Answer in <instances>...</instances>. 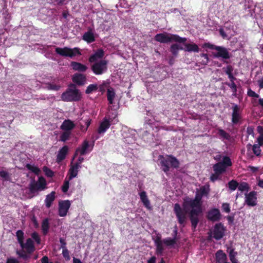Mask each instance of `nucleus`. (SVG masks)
I'll use <instances>...</instances> for the list:
<instances>
[{"label": "nucleus", "instance_id": "1", "mask_svg": "<svg viewBox=\"0 0 263 263\" xmlns=\"http://www.w3.org/2000/svg\"><path fill=\"white\" fill-rule=\"evenodd\" d=\"M202 195L197 192L194 199L185 200L182 209L178 203L174 204V211L176 214L178 222L182 224L186 219V214L189 208H192L189 212V218L192 224V228L194 231L199 221V216L202 212L201 208Z\"/></svg>", "mask_w": 263, "mask_h": 263}, {"label": "nucleus", "instance_id": "2", "mask_svg": "<svg viewBox=\"0 0 263 263\" xmlns=\"http://www.w3.org/2000/svg\"><path fill=\"white\" fill-rule=\"evenodd\" d=\"M16 236L17 241L22 249V250L17 251L16 254L20 257L27 260L29 258V254H32L35 250L34 242L31 238H29L24 243V233L22 230H17L16 232Z\"/></svg>", "mask_w": 263, "mask_h": 263}, {"label": "nucleus", "instance_id": "3", "mask_svg": "<svg viewBox=\"0 0 263 263\" xmlns=\"http://www.w3.org/2000/svg\"><path fill=\"white\" fill-rule=\"evenodd\" d=\"M61 98L64 102H78L81 100L82 95L74 84H70L66 90L62 93Z\"/></svg>", "mask_w": 263, "mask_h": 263}, {"label": "nucleus", "instance_id": "4", "mask_svg": "<svg viewBox=\"0 0 263 263\" xmlns=\"http://www.w3.org/2000/svg\"><path fill=\"white\" fill-rule=\"evenodd\" d=\"M159 157L162 170L166 174L170 171L171 167L177 168L179 166V160L172 155H166L165 156L160 155Z\"/></svg>", "mask_w": 263, "mask_h": 263}, {"label": "nucleus", "instance_id": "5", "mask_svg": "<svg viewBox=\"0 0 263 263\" xmlns=\"http://www.w3.org/2000/svg\"><path fill=\"white\" fill-rule=\"evenodd\" d=\"M155 40L161 43H167L172 41H174L179 43H184L187 40L186 38L181 37L178 34H168L166 33L157 34L155 36Z\"/></svg>", "mask_w": 263, "mask_h": 263}, {"label": "nucleus", "instance_id": "6", "mask_svg": "<svg viewBox=\"0 0 263 263\" xmlns=\"http://www.w3.org/2000/svg\"><path fill=\"white\" fill-rule=\"evenodd\" d=\"M47 182L45 179L42 177H39L38 180H31L29 184V190L30 194H33V196L35 193L39 191L44 190L46 189Z\"/></svg>", "mask_w": 263, "mask_h": 263}, {"label": "nucleus", "instance_id": "7", "mask_svg": "<svg viewBox=\"0 0 263 263\" xmlns=\"http://www.w3.org/2000/svg\"><path fill=\"white\" fill-rule=\"evenodd\" d=\"M55 52L60 55L64 57H69L72 58L77 55H81V52L80 49L78 47L70 48L68 47L64 48L56 47Z\"/></svg>", "mask_w": 263, "mask_h": 263}, {"label": "nucleus", "instance_id": "8", "mask_svg": "<svg viewBox=\"0 0 263 263\" xmlns=\"http://www.w3.org/2000/svg\"><path fill=\"white\" fill-rule=\"evenodd\" d=\"M232 112V119L231 122L233 125H237L241 123L242 120V109L239 105L233 104L231 107Z\"/></svg>", "mask_w": 263, "mask_h": 263}, {"label": "nucleus", "instance_id": "9", "mask_svg": "<svg viewBox=\"0 0 263 263\" xmlns=\"http://www.w3.org/2000/svg\"><path fill=\"white\" fill-rule=\"evenodd\" d=\"M107 61L105 60L96 62L91 66V70L96 75L102 74L107 70Z\"/></svg>", "mask_w": 263, "mask_h": 263}, {"label": "nucleus", "instance_id": "10", "mask_svg": "<svg viewBox=\"0 0 263 263\" xmlns=\"http://www.w3.org/2000/svg\"><path fill=\"white\" fill-rule=\"evenodd\" d=\"M216 52H213V55L214 57L216 58H221L223 60H228L231 58V54L228 50L223 46H217L215 48Z\"/></svg>", "mask_w": 263, "mask_h": 263}, {"label": "nucleus", "instance_id": "11", "mask_svg": "<svg viewBox=\"0 0 263 263\" xmlns=\"http://www.w3.org/2000/svg\"><path fill=\"white\" fill-rule=\"evenodd\" d=\"M225 228L222 223L215 224L214 227L213 237L217 240L221 239L224 235Z\"/></svg>", "mask_w": 263, "mask_h": 263}, {"label": "nucleus", "instance_id": "12", "mask_svg": "<svg viewBox=\"0 0 263 263\" xmlns=\"http://www.w3.org/2000/svg\"><path fill=\"white\" fill-rule=\"evenodd\" d=\"M71 202L68 200H65L59 202V215L61 217L66 216L70 207Z\"/></svg>", "mask_w": 263, "mask_h": 263}, {"label": "nucleus", "instance_id": "13", "mask_svg": "<svg viewBox=\"0 0 263 263\" xmlns=\"http://www.w3.org/2000/svg\"><path fill=\"white\" fill-rule=\"evenodd\" d=\"M245 203L248 206H254L257 204V192L251 191L245 194Z\"/></svg>", "mask_w": 263, "mask_h": 263}, {"label": "nucleus", "instance_id": "14", "mask_svg": "<svg viewBox=\"0 0 263 263\" xmlns=\"http://www.w3.org/2000/svg\"><path fill=\"white\" fill-rule=\"evenodd\" d=\"M221 213L217 208H212L207 213L206 218L211 221L215 222L219 221L221 218Z\"/></svg>", "mask_w": 263, "mask_h": 263}, {"label": "nucleus", "instance_id": "15", "mask_svg": "<svg viewBox=\"0 0 263 263\" xmlns=\"http://www.w3.org/2000/svg\"><path fill=\"white\" fill-rule=\"evenodd\" d=\"M111 121L106 117L103 118L102 121L100 123L99 126L97 129V133L99 134L103 135L111 125Z\"/></svg>", "mask_w": 263, "mask_h": 263}, {"label": "nucleus", "instance_id": "16", "mask_svg": "<svg viewBox=\"0 0 263 263\" xmlns=\"http://www.w3.org/2000/svg\"><path fill=\"white\" fill-rule=\"evenodd\" d=\"M86 77L81 73H76L72 77V82L78 86H83L86 82Z\"/></svg>", "mask_w": 263, "mask_h": 263}, {"label": "nucleus", "instance_id": "17", "mask_svg": "<svg viewBox=\"0 0 263 263\" xmlns=\"http://www.w3.org/2000/svg\"><path fill=\"white\" fill-rule=\"evenodd\" d=\"M89 147L88 141L85 140L83 141L81 146L78 147L75 152L73 158L76 157L79 154L81 156H83L87 153V150Z\"/></svg>", "mask_w": 263, "mask_h": 263}, {"label": "nucleus", "instance_id": "18", "mask_svg": "<svg viewBox=\"0 0 263 263\" xmlns=\"http://www.w3.org/2000/svg\"><path fill=\"white\" fill-rule=\"evenodd\" d=\"M155 246L156 247V253L159 256H162L164 250L163 246V242L160 236H157L154 240Z\"/></svg>", "mask_w": 263, "mask_h": 263}, {"label": "nucleus", "instance_id": "19", "mask_svg": "<svg viewBox=\"0 0 263 263\" xmlns=\"http://www.w3.org/2000/svg\"><path fill=\"white\" fill-rule=\"evenodd\" d=\"M68 152V147L67 145L63 146L58 152L57 156V162L59 163L64 160Z\"/></svg>", "mask_w": 263, "mask_h": 263}, {"label": "nucleus", "instance_id": "20", "mask_svg": "<svg viewBox=\"0 0 263 263\" xmlns=\"http://www.w3.org/2000/svg\"><path fill=\"white\" fill-rule=\"evenodd\" d=\"M70 66L72 69L79 72H85L88 69V67L81 63L72 61L70 63Z\"/></svg>", "mask_w": 263, "mask_h": 263}, {"label": "nucleus", "instance_id": "21", "mask_svg": "<svg viewBox=\"0 0 263 263\" xmlns=\"http://www.w3.org/2000/svg\"><path fill=\"white\" fill-rule=\"evenodd\" d=\"M104 55V52L103 49H98L94 54L90 56L89 61L90 63L96 62L98 59L102 58Z\"/></svg>", "mask_w": 263, "mask_h": 263}, {"label": "nucleus", "instance_id": "22", "mask_svg": "<svg viewBox=\"0 0 263 263\" xmlns=\"http://www.w3.org/2000/svg\"><path fill=\"white\" fill-rule=\"evenodd\" d=\"M81 167V165L76 163H74L70 167L69 170V180H71L72 178L76 177L77 176L78 170Z\"/></svg>", "mask_w": 263, "mask_h": 263}, {"label": "nucleus", "instance_id": "23", "mask_svg": "<svg viewBox=\"0 0 263 263\" xmlns=\"http://www.w3.org/2000/svg\"><path fill=\"white\" fill-rule=\"evenodd\" d=\"M75 127V125L72 121L68 119L65 120L61 126V128L67 132H69Z\"/></svg>", "mask_w": 263, "mask_h": 263}, {"label": "nucleus", "instance_id": "24", "mask_svg": "<svg viewBox=\"0 0 263 263\" xmlns=\"http://www.w3.org/2000/svg\"><path fill=\"white\" fill-rule=\"evenodd\" d=\"M55 192L54 191L51 192L50 194H48L45 200V205L47 208L51 207L53 201L55 198Z\"/></svg>", "mask_w": 263, "mask_h": 263}, {"label": "nucleus", "instance_id": "25", "mask_svg": "<svg viewBox=\"0 0 263 263\" xmlns=\"http://www.w3.org/2000/svg\"><path fill=\"white\" fill-rule=\"evenodd\" d=\"M141 201L143 203L145 207L147 209H150V201L147 197L145 191H142L139 193Z\"/></svg>", "mask_w": 263, "mask_h": 263}, {"label": "nucleus", "instance_id": "26", "mask_svg": "<svg viewBox=\"0 0 263 263\" xmlns=\"http://www.w3.org/2000/svg\"><path fill=\"white\" fill-rule=\"evenodd\" d=\"M107 98L109 104H113L114 100L116 96V93L112 87H109L107 90Z\"/></svg>", "mask_w": 263, "mask_h": 263}, {"label": "nucleus", "instance_id": "27", "mask_svg": "<svg viewBox=\"0 0 263 263\" xmlns=\"http://www.w3.org/2000/svg\"><path fill=\"white\" fill-rule=\"evenodd\" d=\"M185 48L183 50L187 52H198L199 48L198 46L195 43L193 44H185L184 45Z\"/></svg>", "mask_w": 263, "mask_h": 263}, {"label": "nucleus", "instance_id": "28", "mask_svg": "<svg viewBox=\"0 0 263 263\" xmlns=\"http://www.w3.org/2000/svg\"><path fill=\"white\" fill-rule=\"evenodd\" d=\"M82 39L88 43H91L95 41L94 34L91 31L85 32L83 34Z\"/></svg>", "mask_w": 263, "mask_h": 263}, {"label": "nucleus", "instance_id": "29", "mask_svg": "<svg viewBox=\"0 0 263 263\" xmlns=\"http://www.w3.org/2000/svg\"><path fill=\"white\" fill-rule=\"evenodd\" d=\"M177 231H175L174 237L173 238L170 237H167L165 239H164L162 241L163 243H164L167 246H174L177 242Z\"/></svg>", "mask_w": 263, "mask_h": 263}, {"label": "nucleus", "instance_id": "30", "mask_svg": "<svg viewBox=\"0 0 263 263\" xmlns=\"http://www.w3.org/2000/svg\"><path fill=\"white\" fill-rule=\"evenodd\" d=\"M183 49V48L177 44H173L170 47V51L174 57H176L178 54L179 50Z\"/></svg>", "mask_w": 263, "mask_h": 263}, {"label": "nucleus", "instance_id": "31", "mask_svg": "<svg viewBox=\"0 0 263 263\" xmlns=\"http://www.w3.org/2000/svg\"><path fill=\"white\" fill-rule=\"evenodd\" d=\"M50 228V225L49 222V219L46 218L44 219L42 223V230L44 235H46Z\"/></svg>", "mask_w": 263, "mask_h": 263}, {"label": "nucleus", "instance_id": "32", "mask_svg": "<svg viewBox=\"0 0 263 263\" xmlns=\"http://www.w3.org/2000/svg\"><path fill=\"white\" fill-rule=\"evenodd\" d=\"M213 170L215 173H219L220 174L224 172L226 170V168L223 165L222 163L219 162L213 165Z\"/></svg>", "mask_w": 263, "mask_h": 263}, {"label": "nucleus", "instance_id": "33", "mask_svg": "<svg viewBox=\"0 0 263 263\" xmlns=\"http://www.w3.org/2000/svg\"><path fill=\"white\" fill-rule=\"evenodd\" d=\"M216 260L219 262L220 261H224L227 259L226 254L223 253L222 250H218L215 254Z\"/></svg>", "mask_w": 263, "mask_h": 263}, {"label": "nucleus", "instance_id": "34", "mask_svg": "<svg viewBox=\"0 0 263 263\" xmlns=\"http://www.w3.org/2000/svg\"><path fill=\"white\" fill-rule=\"evenodd\" d=\"M250 187L249 184L246 182H241L238 183V190L241 192H246V193L250 190Z\"/></svg>", "mask_w": 263, "mask_h": 263}, {"label": "nucleus", "instance_id": "35", "mask_svg": "<svg viewBox=\"0 0 263 263\" xmlns=\"http://www.w3.org/2000/svg\"><path fill=\"white\" fill-rule=\"evenodd\" d=\"M218 135L221 138H222L226 140H229L231 136L229 134L227 133L225 130L221 128H218Z\"/></svg>", "mask_w": 263, "mask_h": 263}, {"label": "nucleus", "instance_id": "36", "mask_svg": "<svg viewBox=\"0 0 263 263\" xmlns=\"http://www.w3.org/2000/svg\"><path fill=\"white\" fill-rule=\"evenodd\" d=\"M98 86L97 84H90L87 86V87L85 90V93L86 94H90L92 92L97 91L98 90Z\"/></svg>", "mask_w": 263, "mask_h": 263}, {"label": "nucleus", "instance_id": "37", "mask_svg": "<svg viewBox=\"0 0 263 263\" xmlns=\"http://www.w3.org/2000/svg\"><path fill=\"white\" fill-rule=\"evenodd\" d=\"M26 167L28 170L31 171L36 175H39L41 172V170L39 167L30 164H27Z\"/></svg>", "mask_w": 263, "mask_h": 263}, {"label": "nucleus", "instance_id": "38", "mask_svg": "<svg viewBox=\"0 0 263 263\" xmlns=\"http://www.w3.org/2000/svg\"><path fill=\"white\" fill-rule=\"evenodd\" d=\"M47 87L49 90L58 91L61 88V86L53 82H49L47 84Z\"/></svg>", "mask_w": 263, "mask_h": 263}, {"label": "nucleus", "instance_id": "39", "mask_svg": "<svg viewBox=\"0 0 263 263\" xmlns=\"http://www.w3.org/2000/svg\"><path fill=\"white\" fill-rule=\"evenodd\" d=\"M223 166L227 168L229 166H231L232 165V163L230 158L228 156H223L222 158V160L221 162Z\"/></svg>", "mask_w": 263, "mask_h": 263}, {"label": "nucleus", "instance_id": "40", "mask_svg": "<svg viewBox=\"0 0 263 263\" xmlns=\"http://www.w3.org/2000/svg\"><path fill=\"white\" fill-rule=\"evenodd\" d=\"M238 186V182L235 180H232L228 182V187L232 191H235Z\"/></svg>", "mask_w": 263, "mask_h": 263}, {"label": "nucleus", "instance_id": "41", "mask_svg": "<svg viewBox=\"0 0 263 263\" xmlns=\"http://www.w3.org/2000/svg\"><path fill=\"white\" fill-rule=\"evenodd\" d=\"M31 239H33L37 245L41 243V239L40 235L36 232H34L31 234Z\"/></svg>", "mask_w": 263, "mask_h": 263}, {"label": "nucleus", "instance_id": "42", "mask_svg": "<svg viewBox=\"0 0 263 263\" xmlns=\"http://www.w3.org/2000/svg\"><path fill=\"white\" fill-rule=\"evenodd\" d=\"M200 57L203 58L200 61V64L204 66L206 65L209 61V58L208 54L201 53Z\"/></svg>", "mask_w": 263, "mask_h": 263}, {"label": "nucleus", "instance_id": "43", "mask_svg": "<svg viewBox=\"0 0 263 263\" xmlns=\"http://www.w3.org/2000/svg\"><path fill=\"white\" fill-rule=\"evenodd\" d=\"M43 170L45 175L48 177H52L54 176V172L47 166H44Z\"/></svg>", "mask_w": 263, "mask_h": 263}, {"label": "nucleus", "instance_id": "44", "mask_svg": "<svg viewBox=\"0 0 263 263\" xmlns=\"http://www.w3.org/2000/svg\"><path fill=\"white\" fill-rule=\"evenodd\" d=\"M226 84L232 89L233 96L236 97L237 89L236 84L235 83V82L227 83Z\"/></svg>", "mask_w": 263, "mask_h": 263}, {"label": "nucleus", "instance_id": "45", "mask_svg": "<svg viewBox=\"0 0 263 263\" xmlns=\"http://www.w3.org/2000/svg\"><path fill=\"white\" fill-rule=\"evenodd\" d=\"M70 135V132L65 131L60 136V140L62 141L65 142L66 140H68Z\"/></svg>", "mask_w": 263, "mask_h": 263}, {"label": "nucleus", "instance_id": "46", "mask_svg": "<svg viewBox=\"0 0 263 263\" xmlns=\"http://www.w3.org/2000/svg\"><path fill=\"white\" fill-rule=\"evenodd\" d=\"M200 195H202V196H206L207 195H208L209 191H210L209 186H206L205 185L202 186L200 187Z\"/></svg>", "mask_w": 263, "mask_h": 263}, {"label": "nucleus", "instance_id": "47", "mask_svg": "<svg viewBox=\"0 0 263 263\" xmlns=\"http://www.w3.org/2000/svg\"><path fill=\"white\" fill-rule=\"evenodd\" d=\"M222 70L228 76L233 73L234 68L232 65H228L227 67H223Z\"/></svg>", "mask_w": 263, "mask_h": 263}, {"label": "nucleus", "instance_id": "48", "mask_svg": "<svg viewBox=\"0 0 263 263\" xmlns=\"http://www.w3.org/2000/svg\"><path fill=\"white\" fill-rule=\"evenodd\" d=\"M252 151L253 153L257 156H260L261 153V149L260 146L257 144H254L252 147Z\"/></svg>", "mask_w": 263, "mask_h": 263}, {"label": "nucleus", "instance_id": "49", "mask_svg": "<svg viewBox=\"0 0 263 263\" xmlns=\"http://www.w3.org/2000/svg\"><path fill=\"white\" fill-rule=\"evenodd\" d=\"M109 87H110L109 86V84L108 83L104 82L102 84L99 85L98 88L99 91L101 92L102 93H103L105 91L106 89H107V88Z\"/></svg>", "mask_w": 263, "mask_h": 263}, {"label": "nucleus", "instance_id": "50", "mask_svg": "<svg viewBox=\"0 0 263 263\" xmlns=\"http://www.w3.org/2000/svg\"><path fill=\"white\" fill-rule=\"evenodd\" d=\"M69 187V180H65L63 182V184L61 187L62 192L63 193H66L68 190Z\"/></svg>", "mask_w": 263, "mask_h": 263}, {"label": "nucleus", "instance_id": "51", "mask_svg": "<svg viewBox=\"0 0 263 263\" xmlns=\"http://www.w3.org/2000/svg\"><path fill=\"white\" fill-rule=\"evenodd\" d=\"M221 208L223 211L227 213H229L231 211L230 204L228 203H222Z\"/></svg>", "mask_w": 263, "mask_h": 263}, {"label": "nucleus", "instance_id": "52", "mask_svg": "<svg viewBox=\"0 0 263 263\" xmlns=\"http://www.w3.org/2000/svg\"><path fill=\"white\" fill-rule=\"evenodd\" d=\"M62 255L64 257V258L66 260H69L70 259V255H69V251L67 249H63L62 250Z\"/></svg>", "mask_w": 263, "mask_h": 263}, {"label": "nucleus", "instance_id": "53", "mask_svg": "<svg viewBox=\"0 0 263 263\" xmlns=\"http://www.w3.org/2000/svg\"><path fill=\"white\" fill-rule=\"evenodd\" d=\"M247 95L249 97L256 98H258L259 97V96L258 94H257L255 92L253 91L251 88H249L248 89Z\"/></svg>", "mask_w": 263, "mask_h": 263}, {"label": "nucleus", "instance_id": "54", "mask_svg": "<svg viewBox=\"0 0 263 263\" xmlns=\"http://www.w3.org/2000/svg\"><path fill=\"white\" fill-rule=\"evenodd\" d=\"M82 121L84 122L85 124L86 125V127L84 130H87L91 124V119L90 118H86L85 119H82Z\"/></svg>", "mask_w": 263, "mask_h": 263}, {"label": "nucleus", "instance_id": "55", "mask_svg": "<svg viewBox=\"0 0 263 263\" xmlns=\"http://www.w3.org/2000/svg\"><path fill=\"white\" fill-rule=\"evenodd\" d=\"M0 177L4 178L6 180H8L9 179V173L5 171H0Z\"/></svg>", "mask_w": 263, "mask_h": 263}, {"label": "nucleus", "instance_id": "56", "mask_svg": "<svg viewBox=\"0 0 263 263\" xmlns=\"http://www.w3.org/2000/svg\"><path fill=\"white\" fill-rule=\"evenodd\" d=\"M59 241L61 243L60 248H62V250L67 249L66 247L67 243H66L65 240L63 238H62V237L60 238Z\"/></svg>", "mask_w": 263, "mask_h": 263}, {"label": "nucleus", "instance_id": "57", "mask_svg": "<svg viewBox=\"0 0 263 263\" xmlns=\"http://www.w3.org/2000/svg\"><path fill=\"white\" fill-rule=\"evenodd\" d=\"M220 175L219 173H215L214 174H212L210 176V180L212 182L215 181L218 179L219 175Z\"/></svg>", "mask_w": 263, "mask_h": 263}, {"label": "nucleus", "instance_id": "58", "mask_svg": "<svg viewBox=\"0 0 263 263\" xmlns=\"http://www.w3.org/2000/svg\"><path fill=\"white\" fill-rule=\"evenodd\" d=\"M217 46L212 44L210 43H205L203 44V47L208 48L210 49H214L215 50V48L217 47Z\"/></svg>", "mask_w": 263, "mask_h": 263}, {"label": "nucleus", "instance_id": "59", "mask_svg": "<svg viewBox=\"0 0 263 263\" xmlns=\"http://www.w3.org/2000/svg\"><path fill=\"white\" fill-rule=\"evenodd\" d=\"M219 32L220 35L222 37L223 39H226L227 37V34L224 32V29L222 28H220L219 29Z\"/></svg>", "mask_w": 263, "mask_h": 263}, {"label": "nucleus", "instance_id": "60", "mask_svg": "<svg viewBox=\"0 0 263 263\" xmlns=\"http://www.w3.org/2000/svg\"><path fill=\"white\" fill-rule=\"evenodd\" d=\"M237 254V252L234 251V249H231L229 252L230 259L232 258V257H235Z\"/></svg>", "mask_w": 263, "mask_h": 263}, {"label": "nucleus", "instance_id": "61", "mask_svg": "<svg viewBox=\"0 0 263 263\" xmlns=\"http://www.w3.org/2000/svg\"><path fill=\"white\" fill-rule=\"evenodd\" d=\"M31 221L32 222L33 226L35 228H37L39 227V223L36 217L33 216L31 218Z\"/></svg>", "mask_w": 263, "mask_h": 263}, {"label": "nucleus", "instance_id": "62", "mask_svg": "<svg viewBox=\"0 0 263 263\" xmlns=\"http://www.w3.org/2000/svg\"><path fill=\"white\" fill-rule=\"evenodd\" d=\"M257 141L259 146L263 145V135H260L257 138Z\"/></svg>", "mask_w": 263, "mask_h": 263}, {"label": "nucleus", "instance_id": "63", "mask_svg": "<svg viewBox=\"0 0 263 263\" xmlns=\"http://www.w3.org/2000/svg\"><path fill=\"white\" fill-rule=\"evenodd\" d=\"M6 263H18V261L14 258H8Z\"/></svg>", "mask_w": 263, "mask_h": 263}, {"label": "nucleus", "instance_id": "64", "mask_svg": "<svg viewBox=\"0 0 263 263\" xmlns=\"http://www.w3.org/2000/svg\"><path fill=\"white\" fill-rule=\"evenodd\" d=\"M41 262L42 263H49L48 257L47 256L43 257L41 259Z\"/></svg>", "mask_w": 263, "mask_h": 263}]
</instances>
